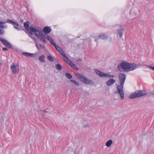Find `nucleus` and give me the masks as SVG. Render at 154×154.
Returning a JSON list of instances; mask_svg holds the SVG:
<instances>
[{
  "label": "nucleus",
  "mask_w": 154,
  "mask_h": 154,
  "mask_svg": "<svg viewBox=\"0 0 154 154\" xmlns=\"http://www.w3.org/2000/svg\"><path fill=\"white\" fill-rule=\"evenodd\" d=\"M83 125L84 127L85 128H89L90 127L89 124L88 123H85V122L83 123Z\"/></svg>",
  "instance_id": "22"
},
{
  "label": "nucleus",
  "mask_w": 154,
  "mask_h": 154,
  "mask_svg": "<svg viewBox=\"0 0 154 154\" xmlns=\"http://www.w3.org/2000/svg\"><path fill=\"white\" fill-rule=\"evenodd\" d=\"M146 66L148 67L149 69H152V70L154 71V67H152L151 66H149L148 65H146Z\"/></svg>",
  "instance_id": "25"
},
{
  "label": "nucleus",
  "mask_w": 154,
  "mask_h": 154,
  "mask_svg": "<svg viewBox=\"0 0 154 154\" xmlns=\"http://www.w3.org/2000/svg\"><path fill=\"white\" fill-rule=\"evenodd\" d=\"M140 66L134 63H130L126 61H122L118 65L117 68L120 71L128 72L134 70Z\"/></svg>",
  "instance_id": "2"
},
{
  "label": "nucleus",
  "mask_w": 154,
  "mask_h": 154,
  "mask_svg": "<svg viewBox=\"0 0 154 154\" xmlns=\"http://www.w3.org/2000/svg\"><path fill=\"white\" fill-rule=\"evenodd\" d=\"M2 50L3 51H6L8 50V49L7 48L4 47L2 48Z\"/></svg>",
  "instance_id": "29"
},
{
  "label": "nucleus",
  "mask_w": 154,
  "mask_h": 154,
  "mask_svg": "<svg viewBox=\"0 0 154 154\" xmlns=\"http://www.w3.org/2000/svg\"><path fill=\"white\" fill-rule=\"evenodd\" d=\"M22 54L25 57H32L33 54H32L27 53V52H23Z\"/></svg>",
  "instance_id": "16"
},
{
  "label": "nucleus",
  "mask_w": 154,
  "mask_h": 154,
  "mask_svg": "<svg viewBox=\"0 0 154 154\" xmlns=\"http://www.w3.org/2000/svg\"><path fill=\"white\" fill-rule=\"evenodd\" d=\"M31 34L33 32L34 34L37 37H38L39 35L42 33L39 30L35 28H34L31 27Z\"/></svg>",
  "instance_id": "7"
},
{
  "label": "nucleus",
  "mask_w": 154,
  "mask_h": 154,
  "mask_svg": "<svg viewBox=\"0 0 154 154\" xmlns=\"http://www.w3.org/2000/svg\"><path fill=\"white\" fill-rule=\"evenodd\" d=\"M4 30L3 29H0V35L4 34Z\"/></svg>",
  "instance_id": "26"
},
{
  "label": "nucleus",
  "mask_w": 154,
  "mask_h": 154,
  "mask_svg": "<svg viewBox=\"0 0 154 154\" xmlns=\"http://www.w3.org/2000/svg\"><path fill=\"white\" fill-rule=\"evenodd\" d=\"M113 143V141L111 140H108L106 143V145L107 147H109Z\"/></svg>",
  "instance_id": "14"
},
{
  "label": "nucleus",
  "mask_w": 154,
  "mask_h": 154,
  "mask_svg": "<svg viewBox=\"0 0 154 154\" xmlns=\"http://www.w3.org/2000/svg\"><path fill=\"white\" fill-rule=\"evenodd\" d=\"M77 85H78V86H79V84L78 83Z\"/></svg>",
  "instance_id": "35"
},
{
  "label": "nucleus",
  "mask_w": 154,
  "mask_h": 154,
  "mask_svg": "<svg viewBox=\"0 0 154 154\" xmlns=\"http://www.w3.org/2000/svg\"><path fill=\"white\" fill-rule=\"evenodd\" d=\"M45 57V56L44 55H42L41 56H40L39 57V60L41 62H45V60H44V58Z\"/></svg>",
  "instance_id": "18"
},
{
  "label": "nucleus",
  "mask_w": 154,
  "mask_h": 154,
  "mask_svg": "<svg viewBox=\"0 0 154 154\" xmlns=\"http://www.w3.org/2000/svg\"><path fill=\"white\" fill-rule=\"evenodd\" d=\"M13 24H15V25H16V26H19V25H18V23L15 22H14Z\"/></svg>",
  "instance_id": "30"
},
{
  "label": "nucleus",
  "mask_w": 154,
  "mask_h": 154,
  "mask_svg": "<svg viewBox=\"0 0 154 154\" xmlns=\"http://www.w3.org/2000/svg\"><path fill=\"white\" fill-rule=\"evenodd\" d=\"M98 38L99 39H106L108 38L107 35L105 34H100L98 36Z\"/></svg>",
  "instance_id": "13"
},
{
  "label": "nucleus",
  "mask_w": 154,
  "mask_h": 154,
  "mask_svg": "<svg viewBox=\"0 0 154 154\" xmlns=\"http://www.w3.org/2000/svg\"><path fill=\"white\" fill-rule=\"evenodd\" d=\"M123 30L122 29L119 30L117 32V36H119L120 38L122 37L123 35Z\"/></svg>",
  "instance_id": "17"
},
{
  "label": "nucleus",
  "mask_w": 154,
  "mask_h": 154,
  "mask_svg": "<svg viewBox=\"0 0 154 154\" xmlns=\"http://www.w3.org/2000/svg\"><path fill=\"white\" fill-rule=\"evenodd\" d=\"M29 21H26L24 23V26L25 29L27 30V31L30 33L31 34V27L30 28H29Z\"/></svg>",
  "instance_id": "9"
},
{
  "label": "nucleus",
  "mask_w": 154,
  "mask_h": 154,
  "mask_svg": "<svg viewBox=\"0 0 154 154\" xmlns=\"http://www.w3.org/2000/svg\"><path fill=\"white\" fill-rule=\"evenodd\" d=\"M97 39H95V41H96V42H97Z\"/></svg>",
  "instance_id": "34"
},
{
  "label": "nucleus",
  "mask_w": 154,
  "mask_h": 154,
  "mask_svg": "<svg viewBox=\"0 0 154 154\" xmlns=\"http://www.w3.org/2000/svg\"><path fill=\"white\" fill-rule=\"evenodd\" d=\"M119 79L120 85H118L116 89L117 91L115 92V94H119L122 99H124V84L126 79L125 75L122 73L119 74Z\"/></svg>",
  "instance_id": "3"
},
{
  "label": "nucleus",
  "mask_w": 154,
  "mask_h": 154,
  "mask_svg": "<svg viewBox=\"0 0 154 154\" xmlns=\"http://www.w3.org/2000/svg\"><path fill=\"white\" fill-rule=\"evenodd\" d=\"M5 23V22H2L0 21V28H5L6 27L3 25Z\"/></svg>",
  "instance_id": "19"
},
{
  "label": "nucleus",
  "mask_w": 154,
  "mask_h": 154,
  "mask_svg": "<svg viewBox=\"0 0 154 154\" xmlns=\"http://www.w3.org/2000/svg\"><path fill=\"white\" fill-rule=\"evenodd\" d=\"M14 27L15 28L17 29L18 30H19L18 28L17 27H16V26H14Z\"/></svg>",
  "instance_id": "31"
},
{
  "label": "nucleus",
  "mask_w": 154,
  "mask_h": 154,
  "mask_svg": "<svg viewBox=\"0 0 154 154\" xmlns=\"http://www.w3.org/2000/svg\"><path fill=\"white\" fill-rule=\"evenodd\" d=\"M107 77L108 78H112L114 77L113 75H110L108 73H104L103 77Z\"/></svg>",
  "instance_id": "15"
},
{
  "label": "nucleus",
  "mask_w": 154,
  "mask_h": 154,
  "mask_svg": "<svg viewBox=\"0 0 154 154\" xmlns=\"http://www.w3.org/2000/svg\"><path fill=\"white\" fill-rule=\"evenodd\" d=\"M8 22L10 23H13L14 21H13L11 20H8Z\"/></svg>",
  "instance_id": "28"
},
{
  "label": "nucleus",
  "mask_w": 154,
  "mask_h": 154,
  "mask_svg": "<svg viewBox=\"0 0 154 154\" xmlns=\"http://www.w3.org/2000/svg\"><path fill=\"white\" fill-rule=\"evenodd\" d=\"M51 31V28L47 26H45L43 29V31L45 33H50Z\"/></svg>",
  "instance_id": "10"
},
{
  "label": "nucleus",
  "mask_w": 154,
  "mask_h": 154,
  "mask_svg": "<svg viewBox=\"0 0 154 154\" xmlns=\"http://www.w3.org/2000/svg\"><path fill=\"white\" fill-rule=\"evenodd\" d=\"M38 37L43 42H45V38L49 40L50 43L54 46L57 51L62 55L63 57V60L67 62V63L73 69H77L76 66L69 59L65 54L63 50L60 47L57 45L56 43L54 41L50 36L47 35L46 36H45L42 33Z\"/></svg>",
  "instance_id": "1"
},
{
  "label": "nucleus",
  "mask_w": 154,
  "mask_h": 154,
  "mask_svg": "<svg viewBox=\"0 0 154 154\" xmlns=\"http://www.w3.org/2000/svg\"><path fill=\"white\" fill-rule=\"evenodd\" d=\"M70 81L71 82H72V83L74 84L75 85H77V82H76L75 81L72 80H70Z\"/></svg>",
  "instance_id": "24"
},
{
  "label": "nucleus",
  "mask_w": 154,
  "mask_h": 154,
  "mask_svg": "<svg viewBox=\"0 0 154 154\" xmlns=\"http://www.w3.org/2000/svg\"><path fill=\"white\" fill-rule=\"evenodd\" d=\"M146 94V92L144 90L137 91L131 94L129 96V97L131 99H133L145 96Z\"/></svg>",
  "instance_id": "4"
},
{
  "label": "nucleus",
  "mask_w": 154,
  "mask_h": 154,
  "mask_svg": "<svg viewBox=\"0 0 154 154\" xmlns=\"http://www.w3.org/2000/svg\"><path fill=\"white\" fill-rule=\"evenodd\" d=\"M78 78L85 84L89 85H92L94 84V82L92 80L88 79L80 74H78Z\"/></svg>",
  "instance_id": "5"
},
{
  "label": "nucleus",
  "mask_w": 154,
  "mask_h": 154,
  "mask_svg": "<svg viewBox=\"0 0 154 154\" xmlns=\"http://www.w3.org/2000/svg\"><path fill=\"white\" fill-rule=\"evenodd\" d=\"M86 95H89V94L88 92H86Z\"/></svg>",
  "instance_id": "32"
},
{
  "label": "nucleus",
  "mask_w": 154,
  "mask_h": 154,
  "mask_svg": "<svg viewBox=\"0 0 154 154\" xmlns=\"http://www.w3.org/2000/svg\"><path fill=\"white\" fill-rule=\"evenodd\" d=\"M0 41L8 48H11L12 46L11 44L6 40L0 38Z\"/></svg>",
  "instance_id": "8"
},
{
  "label": "nucleus",
  "mask_w": 154,
  "mask_h": 154,
  "mask_svg": "<svg viewBox=\"0 0 154 154\" xmlns=\"http://www.w3.org/2000/svg\"><path fill=\"white\" fill-rule=\"evenodd\" d=\"M95 71L97 75L100 77H103L104 73L97 69H95Z\"/></svg>",
  "instance_id": "12"
},
{
  "label": "nucleus",
  "mask_w": 154,
  "mask_h": 154,
  "mask_svg": "<svg viewBox=\"0 0 154 154\" xmlns=\"http://www.w3.org/2000/svg\"><path fill=\"white\" fill-rule=\"evenodd\" d=\"M48 59L50 61H53V59L52 57L50 56H48L47 57Z\"/></svg>",
  "instance_id": "23"
},
{
  "label": "nucleus",
  "mask_w": 154,
  "mask_h": 154,
  "mask_svg": "<svg viewBox=\"0 0 154 154\" xmlns=\"http://www.w3.org/2000/svg\"><path fill=\"white\" fill-rule=\"evenodd\" d=\"M65 76L67 78L70 79H71L72 78V75L68 73H66Z\"/></svg>",
  "instance_id": "21"
},
{
  "label": "nucleus",
  "mask_w": 154,
  "mask_h": 154,
  "mask_svg": "<svg viewBox=\"0 0 154 154\" xmlns=\"http://www.w3.org/2000/svg\"><path fill=\"white\" fill-rule=\"evenodd\" d=\"M36 47H37V48L38 49L39 48V47L38 45L37 44H36Z\"/></svg>",
  "instance_id": "33"
},
{
  "label": "nucleus",
  "mask_w": 154,
  "mask_h": 154,
  "mask_svg": "<svg viewBox=\"0 0 154 154\" xmlns=\"http://www.w3.org/2000/svg\"><path fill=\"white\" fill-rule=\"evenodd\" d=\"M56 68L59 70L61 69V66L59 64H57L55 65Z\"/></svg>",
  "instance_id": "20"
},
{
  "label": "nucleus",
  "mask_w": 154,
  "mask_h": 154,
  "mask_svg": "<svg viewBox=\"0 0 154 154\" xmlns=\"http://www.w3.org/2000/svg\"><path fill=\"white\" fill-rule=\"evenodd\" d=\"M116 82V80L113 79H111L106 82V84L108 86H110Z\"/></svg>",
  "instance_id": "11"
},
{
  "label": "nucleus",
  "mask_w": 154,
  "mask_h": 154,
  "mask_svg": "<svg viewBox=\"0 0 154 154\" xmlns=\"http://www.w3.org/2000/svg\"><path fill=\"white\" fill-rule=\"evenodd\" d=\"M82 59L81 58H78V62H82Z\"/></svg>",
  "instance_id": "27"
},
{
  "label": "nucleus",
  "mask_w": 154,
  "mask_h": 154,
  "mask_svg": "<svg viewBox=\"0 0 154 154\" xmlns=\"http://www.w3.org/2000/svg\"><path fill=\"white\" fill-rule=\"evenodd\" d=\"M10 69L14 74L19 73V66L17 63H13L10 66Z\"/></svg>",
  "instance_id": "6"
}]
</instances>
